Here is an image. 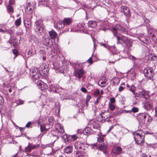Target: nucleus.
Masks as SVG:
<instances>
[{
  "label": "nucleus",
  "instance_id": "nucleus-1",
  "mask_svg": "<svg viewBox=\"0 0 157 157\" xmlns=\"http://www.w3.org/2000/svg\"><path fill=\"white\" fill-rule=\"evenodd\" d=\"M64 132V130L62 126L59 124H57L55 125V130L52 131L49 135L53 137L54 142L59 138V136L61 135V134Z\"/></svg>",
  "mask_w": 157,
  "mask_h": 157
},
{
  "label": "nucleus",
  "instance_id": "nucleus-2",
  "mask_svg": "<svg viewBox=\"0 0 157 157\" xmlns=\"http://www.w3.org/2000/svg\"><path fill=\"white\" fill-rule=\"evenodd\" d=\"M133 135L136 143L140 144L144 141V134L141 130H140L133 133Z\"/></svg>",
  "mask_w": 157,
  "mask_h": 157
},
{
  "label": "nucleus",
  "instance_id": "nucleus-3",
  "mask_svg": "<svg viewBox=\"0 0 157 157\" xmlns=\"http://www.w3.org/2000/svg\"><path fill=\"white\" fill-rule=\"evenodd\" d=\"M111 30L114 36L124 33L126 31L125 29L119 25H117L115 27L113 28Z\"/></svg>",
  "mask_w": 157,
  "mask_h": 157
},
{
  "label": "nucleus",
  "instance_id": "nucleus-4",
  "mask_svg": "<svg viewBox=\"0 0 157 157\" xmlns=\"http://www.w3.org/2000/svg\"><path fill=\"white\" fill-rule=\"evenodd\" d=\"M29 74L34 79H37L41 76L40 73L37 68H31L30 70Z\"/></svg>",
  "mask_w": 157,
  "mask_h": 157
},
{
  "label": "nucleus",
  "instance_id": "nucleus-5",
  "mask_svg": "<svg viewBox=\"0 0 157 157\" xmlns=\"http://www.w3.org/2000/svg\"><path fill=\"white\" fill-rule=\"evenodd\" d=\"M143 72L144 76L148 79H151L153 78L154 73L151 68L146 67L144 69Z\"/></svg>",
  "mask_w": 157,
  "mask_h": 157
},
{
  "label": "nucleus",
  "instance_id": "nucleus-6",
  "mask_svg": "<svg viewBox=\"0 0 157 157\" xmlns=\"http://www.w3.org/2000/svg\"><path fill=\"white\" fill-rule=\"evenodd\" d=\"M35 25L36 27V31L40 32V31H42L44 29V25L41 20H39L36 21L35 23Z\"/></svg>",
  "mask_w": 157,
  "mask_h": 157
},
{
  "label": "nucleus",
  "instance_id": "nucleus-7",
  "mask_svg": "<svg viewBox=\"0 0 157 157\" xmlns=\"http://www.w3.org/2000/svg\"><path fill=\"white\" fill-rule=\"evenodd\" d=\"M117 38V43L122 44L126 43L127 40V38L125 36L122 35H116L115 36Z\"/></svg>",
  "mask_w": 157,
  "mask_h": 157
},
{
  "label": "nucleus",
  "instance_id": "nucleus-8",
  "mask_svg": "<svg viewBox=\"0 0 157 157\" xmlns=\"http://www.w3.org/2000/svg\"><path fill=\"white\" fill-rule=\"evenodd\" d=\"M89 124L90 127L94 129H98L99 127L98 122L95 119L90 120Z\"/></svg>",
  "mask_w": 157,
  "mask_h": 157
},
{
  "label": "nucleus",
  "instance_id": "nucleus-9",
  "mask_svg": "<svg viewBox=\"0 0 157 157\" xmlns=\"http://www.w3.org/2000/svg\"><path fill=\"white\" fill-rule=\"evenodd\" d=\"M152 107V102L149 99H147L145 101L144 105V109L145 110L151 109Z\"/></svg>",
  "mask_w": 157,
  "mask_h": 157
},
{
  "label": "nucleus",
  "instance_id": "nucleus-10",
  "mask_svg": "<svg viewBox=\"0 0 157 157\" xmlns=\"http://www.w3.org/2000/svg\"><path fill=\"white\" fill-rule=\"evenodd\" d=\"M107 79L105 77H102L98 81V84L101 87H104L106 85Z\"/></svg>",
  "mask_w": 157,
  "mask_h": 157
},
{
  "label": "nucleus",
  "instance_id": "nucleus-11",
  "mask_svg": "<svg viewBox=\"0 0 157 157\" xmlns=\"http://www.w3.org/2000/svg\"><path fill=\"white\" fill-rule=\"evenodd\" d=\"M101 115L104 120H106L108 118L112 117L110 114V113L109 112L108 110L102 112Z\"/></svg>",
  "mask_w": 157,
  "mask_h": 157
},
{
  "label": "nucleus",
  "instance_id": "nucleus-12",
  "mask_svg": "<svg viewBox=\"0 0 157 157\" xmlns=\"http://www.w3.org/2000/svg\"><path fill=\"white\" fill-rule=\"evenodd\" d=\"M72 22V18H65L62 21V23L64 26H67L70 25Z\"/></svg>",
  "mask_w": 157,
  "mask_h": 157
},
{
  "label": "nucleus",
  "instance_id": "nucleus-13",
  "mask_svg": "<svg viewBox=\"0 0 157 157\" xmlns=\"http://www.w3.org/2000/svg\"><path fill=\"white\" fill-rule=\"evenodd\" d=\"M148 93L147 92L143 90L141 91L138 92V93H135V95L137 97H142L143 98H145V96L148 95Z\"/></svg>",
  "mask_w": 157,
  "mask_h": 157
},
{
  "label": "nucleus",
  "instance_id": "nucleus-14",
  "mask_svg": "<svg viewBox=\"0 0 157 157\" xmlns=\"http://www.w3.org/2000/svg\"><path fill=\"white\" fill-rule=\"evenodd\" d=\"M42 42L44 45L48 46L52 44V40L48 37L45 38L44 37Z\"/></svg>",
  "mask_w": 157,
  "mask_h": 157
},
{
  "label": "nucleus",
  "instance_id": "nucleus-15",
  "mask_svg": "<svg viewBox=\"0 0 157 157\" xmlns=\"http://www.w3.org/2000/svg\"><path fill=\"white\" fill-rule=\"evenodd\" d=\"M122 149L119 146H115L112 149V152L116 154H119L121 153Z\"/></svg>",
  "mask_w": 157,
  "mask_h": 157
},
{
  "label": "nucleus",
  "instance_id": "nucleus-16",
  "mask_svg": "<svg viewBox=\"0 0 157 157\" xmlns=\"http://www.w3.org/2000/svg\"><path fill=\"white\" fill-rule=\"evenodd\" d=\"M50 89L51 90L55 92V93H59V91H58L59 89H61V87H59L57 85L54 84H52L50 86Z\"/></svg>",
  "mask_w": 157,
  "mask_h": 157
},
{
  "label": "nucleus",
  "instance_id": "nucleus-17",
  "mask_svg": "<svg viewBox=\"0 0 157 157\" xmlns=\"http://www.w3.org/2000/svg\"><path fill=\"white\" fill-rule=\"evenodd\" d=\"M147 114L144 113H140L138 116V118L141 119L142 123H144L145 120L146 119Z\"/></svg>",
  "mask_w": 157,
  "mask_h": 157
},
{
  "label": "nucleus",
  "instance_id": "nucleus-18",
  "mask_svg": "<svg viewBox=\"0 0 157 157\" xmlns=\"http://www.w3.org/2000/svg\"><path fill=\"white\" fill-rule=\"evenodd\" d=\"M84 73V71L82 69H80L78 70L77 72L75 73V76L78 77L80 79L83 77Z\"/></svg>",
  "mask_w": 157,
  "mask_h": 157
},
{
  "label": "nucleus",
  "instance_id": "nucleus-19",
  "mask_svg": "<svg viewBox=\"0 0 157 157\" xmlns=\"http://www.w3.org/2000/svg\"><path fill=\"white\" fill-rule=\"evenodd\" d=\"M17 39L16 38H14L13 39H11L9 40V42L14 48H16L17 46Z\"/></svg>",
  "mask_w": 157,
  "mask_h": 157
},
{
  "label": "nucleus",
  "instance_id": "nucleus-20",
  "mask_svg": "<svg viewBox=\"0 0 157 157\" xmlns=\"http://www.w3.org/2000/svg\"><path fill=\"white\" fill-rule=\"evenodd\" d=\"M84 144L83 143L80 141H77L75 144V147L76 149H81L83 146Z\"/></svg>",
  "mask_w": 157,
  "mask_h": 157
},
{
  "label": "nucleus",
  "instance_id": "nucleus-21",
  "mask_svg": "<svg viewBox=\"0 0 157 157\" xmlns=\"http://www.w3.org/2000/svg\"><path fill=\"white\" fill-rule=\"evenodd\" d=\"M92 132V129L89 127H87L85 128L83 131L84 134L86 135H90Z\"/></svg>",
  "mask_w": 157,
  "mask_h": 157
},
{
  "label": "nucleus",
  "instance_id": "nucleus-22",
  "mask_svg": "<svg viewBox=\"0 0 157 157\" xmlns=\"http://www.w3.org/2000/svg\"><path fill=\"white\" fill-rule=\"evenodd\" d=\"M124 15L126 16H128L129 15L130 11L129 8L127 6H124L122 7Z\"/></svg>",
  "mask_w": 157,
  "mask_h": 157
},
{
  "label": "nucleus",
  "instance_id": "nucleus-23",
  "mask_svg": "<svg viewBox=\"0 0 157 157\" xmlns=\"http://www.w3.org/2000/svg\"><path fill=\"white\" fill-rule=\"evenodd\" d=\"M73 148L71 146H68L66 147L64 149V151L66 153H70L72 151Z\"/></svg>",
  "mask_w": 157,
  "mask_h": 157
},
{
  "label": "nucleus",
  "instance_id": "nucleus-24",
  "mask_svg": "<svg viewBox=\"0 0 157 157\" xmlns=\"http://www.w3.org/2000/svg\"><path fill=\"white\" fill-rule=\"evenodd\" d=\"M88 25L89 27L95 28L97 25L96 22L93 21H90L88 23Z\"/></svg>",
  "mask_w": 157,
  "mask_h": 157
},
{
  "label": "nucleus",
  "instance_id": "nucleus-25",
  "mask_svg": "<svg viewBox=\"0 0 157 157\" xmlns=\"http://www.w3.org/2000/svg\"><path fill=\"white\" fill-rule=\"evenodd\" d=\"M49 33L51 38L54 39L56 38L57 33L54 31L52 30L49 32Z\"/></svg>",
  "mask_w": 157,
  "mask_h": 157
},
{
  "label": "nucleus",
  "instance_id": "nucleus-26",
  "mask_svg": "<svg viewBox=\"0 0 157 157\" xmlns=\"http://www.w3.org/2000/svg\"><path fill=\"white\" fill-rule=\"evenodd\" d=\"M152 117L147 114V116L146 119L145 120L144 124H149L152 121Z\"/></svg>",
  "mask_w": 157,
  "mask_h": 157
},
{
  "label": "nucleus",
  "instance_id": "nucleus-27",
  "mask_svg": "<svg viewBox=\"0 0 157 157\" xmlns=\"http://www.w3.org/2000/svg\"><path fill=\"white\" fill-rule=\"evenodd\" d=\"M42 85L40 88L41 90L44 91L48 88V86L47 84L44 83H42Z\"/></svg>",
  "mask_w": 157,
  "mask_h": 157
},
{
  "label": "nucleus",
  "instance_id": "nucleus-28",
  "mask_svg": "<svg viewBox=\"0 0 157 157\" xmlns=\"http://www.w3.org/2000/svg\"><path fill=\"white\" fill-rule=\"evenodd\" d=\"M126 43L127 47L129 48L132 46V42L131 40L127 39V40L126 41V43Z\"/></svg>",
  "mask_w": 157,
  "mask_h": 157
},
{
  "label": "nucleus",
  "instance_id": "nucleus-29",
  "mask_svg": "<svg viewBox=\"0 0 157 157\" xmlns=\"http://www.w3.org/2000/svg\"><path fill=\"white\" fill-rule=\"evenodd\" d=\"M113 81L114 85L118 84L120 82V79L117 77L114 78L113 79Z\"/></svg>",
  "mask_w": 157,
  "mask_h": 157
},
{
  "label": "nucleus",
  "instance_id": "nucleus-30",
  "mask_svg": "<svg viewBox=\"0 0 157 157\" xmlns=\"http://www.w3.org/2000/svg\"><path fill=\"white\" fill-rule=\"evenodd\" d=\"M107 147V145L104 143L101 144L99 146V148L100 150H105Z\"/></svg>",
  "mask_w": 157,
  "mask_h": 157
},
{
  "label": "nucleus",
  "instance_id": "nucleus-31",
  "mask_svg": "<svg viewBox=\"0 0 157 157\" xmlns=\"http://www.w3.org/2000/svg\"><path fill=\"white\" fill-rule=\"evenodd\" d=\"M108 105L109 109L111 111L114 110L116 108V106L111 103H109Z\"/></svg>",
  "mask_w": 157,
  "mask_h": 157
},
{
  "label": "nucleus",
  "instance_id": "nucleus-32",
  "mask_svg": "<svg viewBox=\"0 0 157 157\" xmlns=\"http://www.w3.org/2000/svg\"><path fill=\"white\" fill-rule=\"evenodd\" d=\"M7 10L8 13H13V10L12 6H11L10 5H9L7 7Z\"/></svg>",
  "mask_w": 157,
  "mask_h": 157
},
{
  "label": "nucleus",
  "instance_id": "nucleus-33",
  "mask_svg": "<svg viewBox=\"0 0 157 157\" xmlns=\"http://www.w3.org/2000/svg\"><path fill=\"white\" fill-rule=\"evenodd\" d=\"M24 101L21 100L20 99H18L15 101V102L16 103V105H14V106H17L18 105H20L23 104Z\"/></svg>",
  "mask_w": 157,
  "mask_h": 157
},
{
  "label": "nucleus",
  "instance_id": "nucleus-34",
  "mask_svg": "<svg viewBox=\"0 0 157 157\" xmlns=\"http://www.w3.org/2000/svg\"><path fill=\"white\" fill-rule=\"evenodd\" d=\"M21 18H20L15 21V25L16 26L18 27L21 25Z\"/></svg>",
  "mask_w": 157,
  "mask_h": 157
},
{
  "label": "nucleus",
  "instance_id": "nucleus-35",
  "mask_svg": "<svg viewBox=\"0 0 157 157\" xmlns=\"http://www.w3.org/2000/svg\"><path fill=\"white\" fill-rule=\"evenodd\" d=\"M136 87L134 85H132L130 87V89L129 90L131 91L133 94H135V92L136 90Z\"/></svg>",
  "mask_w": 157,
  "mask_h": 157
},
{
  "label": "nucleus",
  "instance_id": "nucleus-36",
  "mask_svg": "<svg viewBox=\"0 0 157 157\" xmlns=\"http://www.w3.org/2000/svg\"><path fill=\"white\" fill-rule=\"evenodd\" d=\"M40 130L41 132H45L47 131V129L45 128V126L44 124L40 125Z\"/></svg>",
  "mask_w": 157,
  "mask_h": 157
},
{
  "label": "nucleus",
  "instance_id": "nucleus-37",
  "mask_svg": "<svg viewBox=\"0 0 157 157\" xmlns=\"http://www.w3.org/2000/svg\"><path fill=\"white\" fill-rule=\"evenodd\" d=\"M104 139L102 136H99L98 137V141L99 143H101L104 141Z\"/></svg>",
  "mask_w": 157,
  "mask_h": 157
},
{
  "label": "nucleus",
  "instance_id": "nucleus-38",
  "mask_svg": "<svg viewBox=\"0 0 157 157\" xmlns=\"http://www.w3.org/2000/svg\"><path fill=\"white\" fill-rule=\"evenodd\" d=\"M83 154V152L78 151H77L75 156L76 157H82Z\"/></svg>",
  "mask_w": 157,
  "mask_h": 157
},
{
  "label": "nucleus",
  "instance_id": "nucleus-39",
  "mask_svg": "<svg viewBox=\"0 0 157 157\" xmlns=\"http://www.w3.org/2000/svg\"><path fill=\"white\" fill-rule=\"evenodd\" d=\"M31 150V147L30 146V144H29L28 146L25 148V151L26 152H30Z\"/></svg>",
  "mask_w": 157,
  "mask_h": 157
},
{
  "label": "nucleus",
  "instance_id": "nucleus-40",
  "mask_svg": "<svg viewBox=\"0 0 157 157\" xmlns=\"http://www.w3.org/2000/svg\"><path fill=\"white\" fill-rule=\"evenodd\" d=\"M62 21L61 22L59 21L57 23V28L59 29H60L62 28L63 27V26L62 25Z\"/></svg>",
  "mask_w": 157,
  "mask_h": 157
},
{
  "label": "nucleus",
  "instance_id": "nucleus-41",
  "mask_svg": "<svg viewBox=\"0 0 157 157\" xmlns=\"http://www.w3.org/2000/svg\"><path fill=\"white\" fill-rule=\"evenodd\" d=\"M131 111V112H132L133 113H136L138 112L139 109L137 108L133 107L132 108Z\"/></svg>",
  "mask_w": 157,
  "mask_h": 157
},
{
  "label": "nucleus",
  "instance_id": "nucleus-42",
  "mask_svg": "<svg viewBox=\"0 0 157 157\" xmlns=\"http://www.w3.org/2000/svg\"><path fill=\"white\" fill-rule=\"evenodd\" d=\"M70 137L71 138V140L73 141L76 140L78 138L75 135H71L70 136Z\"/></svg>",
  "mask_w": 157,
  "mask_h": 157
},
{
  "label": "nucleus",
  "instance_id": "nucleus-43",
  "mask_svg": "<svg viewBox=\"0 0 157 157\" xmlns=\"http://www.w3.org/2000/svg\"><path fill=\"white\" fill-rule=\"evenodd\" d=\"M26 9L27 10H28L29 11L32 12V7L30 6V4L28 3L27 7H26Z\"/></svg>",
  "mask_w": 157,
  "mask_h": 157
},
{
  "label": "nucleus",
  "instance_id": "nucleus-44",
  "mask_svg": "<svg viewBox=\"0 0 157 157\" xmlns=\"http://www.w3.org/2000/svg\"><path fill=\"white\" fill-rule=\"evenodd\" d=\"M91 98L90 96L89 95H87L86 98V104L89 101Z\"/></svg>",
  "mask_w": 157,
  "mask_h": 157
},
{
  "label": "nucleus",
  "instance_id": "nucleus-45",
  "mask_svg": "<svg viewBox=\"0 0 157 157\" xmlns=\"http://www.w3.org/2000/svg\"><path fill=\"white\" fill-rule=\"evenodd\" d=\"M15 1L14 0H9V3L10 5H13L15 4Z\"/></svg>",
  "mask_w": 157,
  "mask_h": 157
},
{
  "label": "nucleus",
  "instance_id": "nucleus-46",
  "mask_svg": "<svg viewBox=\"0 0 157 157\" xmlns=\"http://www.w3.org/2000/svg\"><path fill=\"white\" fill-rule=\"evenodd\" d=\"M115 101V99L114 98H112L110 99V102L109 103H111L113 104L114 103Z\"/></svg>",
  "mask_w": 157,
  "mask_h": 157
},
{
  "label": "nucleus",
  "instance_id": "nucleus-47",
  "mask_svg": "<svg viewBox=\"0 0 157 157\" xmlns=\"http://www.w3.org/2000/svg\"><path fill=\"white\" fill-rule=\"evenodd\" d=\"M100 94V92L99 90H97L95 91V92L94 93V95L97 96H98Z\"/></svg>",
  "mask_w": 157,
  "mask_h": 157
},
{
  "label": "nucleus",
  "instance_id": "nucleus-48",
  "mask_svg": "<svg viewBox=\"0 0 157 157\" xmlns=\"http://www.w3.org/2000/svg\"><path fill=\"white\" fill-rule=\"evenodd\" d=\"M42 83H44L41 81H38L37 82V85L38 86L41 87L42 85Z\"/></svg>",
  "mask_w": 157,
  "mask_h": 157
},
{
  "label": "nucleus",
  "instance_id": "nucleus-49",
  "mask_svg": "<svg viewBox=\"0 0 157 157\" xmlns=\"http://www.w3.org/2000/svg\"><path fill=\"white\" fill-rule=\"evenodd\" d=\"M87 62L90 64H92L93 63L92 57H90L89 59L87 60Z\"/></svg>",
  "mask_w": 157,
  "mask_h": 157
},
{
  "label": "nucleus",
  "instance_id": "nucleus-50",
  "mask_svg": "<svg viewBox=\"0 0 157 157\" xmlns=\"http://www.w3.org/2000/svg\"><path fill=\"white\" fill-rule=\"evenodd\" d=\"M128 58L132 60H135L136 59L135 57L134 56L132 55L128 56Z\"/></svg>",
  "mask_w": 157,
  "mask_h": 157
},
{
  "label": "nucleus",
  "instance_id": "nucleus-51",
  "mask_svg": "<svg viewBox=\"0 0 157 157\" xmlns=\"http://www.w3.org/2000/svg\"><path fill=\"white\" fill-rule=\"evenodd\" d=\"M4 102V99L3 97L0 95V104L2 105Z\"/></svg>",
  "mask_w": 157,
  "mask_h": 157
},
{
  "label": "nucleus",
  "instance_id": "nucleus-52",
  "mask_svg": "<svg viewBox=\"0 0 157 157\" xmlns=\"http://www.w3.org/2000/svg\"><path fill=\"white\" fill-rule=\"evenodd\" d=\"M124 87L121 86L119 88L118 91L119 92H121V91H123L124 90Z\"/></svg>",
  "mask_w": 157,
  "mask_h": 157
},
{
  "label": "nucleus",
  "instance_id": "nucleus-53",
  "mask_svg": "<svg viewBox=\"0 0 157 157\" xmlns=\"http://www.w3.org/2000/svg\"><path fill=\"white\" fill-rule=\"evenodd\" d=\"M54 119L52 117H50L48 118V121L49 122H52L53 120Z\"/></svg>",
  "mask_w": 157,
  "mask_h": 157
},
{
  "label": "nucleus",
  "instance_id": "nucleus-54",
  "mask_svg": "<svg viewBox=\"0 0 157 157\" xmlns=\"http://www.w3.org/2000/svg\"><path fill=\"white\" fill-rule=\"evenodd\" d=\"M83 154L82 155V157H88V154L85 152H83Z\"/></svg>",
  "mask_w": 157,
  "mask_h": 157
},
{
  "label": "nucleus",
  "instance_id": "nucleus-55",
  "mask_svg": "<svg viewBox=\"0 0 157 157\" xmlns=\"http://www.w3.org/2000/svg\"><path fill=\"white\" fill-rule=\"evenodd\" d=\"M81 90L82 92L84 93H86L87 91L86 89L84 87L82 88Z\"/></svg>",
  "mask_w": 157,
  "mask_h": 157
},
{
  "label": "nucleus",
  "instance_id": "nucleus-56",
  "mask_svg": "<svg viewBox=\"0 0 157 157\" xmlns=\"http://www.w3.org/2000/svg\"><path fill=\"white\" fill-rule=\"evenodd\" d=\"M13 54L15 55H17L18 52V51L17 49H14L13 51Z\"/></svg>",
  "mask_w": 157,
  "mask_h": 157
},
{
  "label": "nucleus",
  "instance_id": "nucleus-57",
  "mask_svg": "<svg viewBox=\"0 0 157 157\" xmlns=\"http://www.w3.org/2000/svg\"><path fill=\"white\" fill-rule=\"evenodd\" d=\"M63 138L65 139L64 141L65 142H66L68 141V140L67 139V135H64L63 136Z\"/></svg>",
  "mask_w": 157,
  "mask_h": 157
},
{
  "label": "nucleus",
  "instance_id": "nucleus-58",
  "mask_svg": "<svg viewBox=\"0 0 157 157\" xmlns=\"http://www.w3.org/2000/svg\"><path fill=\"white\" fill-rule=\"evenodd\" d=\"M101 98V97H99L97 100L96 102H95V104H97L100 101Z\"/></svg>",
  "mask_w": 157,
  "mask_h": 157
},
{
  "label": "nucleus",
  "instance_id": "nucleus-59",
  "mask_svg": "<svg viewBox=\"0 0 157 157\" xmlns=\"http://www.w3.org/2000/svg\"><path fill=\"white\" fill-rule=\"evenodd\" d=\"M30 146L31 147V149L32 150L35 148L36 147V145L34 144H30Z\"/></svg>",
  "mask_w": 157,
  "mask_h": 157
},
{
  "label": "nucleus",
  "instance_id": "nucleus-60",
  "mask_svg": "<svg viewBox=\"0 0 157 157\" xmlns=\"http://www.w3.org/2000/svg\"><path fill=\"white\" fill-rule=\"evenodd\" d=\"M131 75H132V78L133 79H134L135 78V77H136V76H135L136 75H135V73H132L131 74Z\"/></svg>",
  "mask_w": 157,
  "mask_h": 157
},
{
  "label": "nucleus",
  "instance_id": "nucleus-61",
  "mask_svg": "<svg viewBox=\"0 0 157 157\" xmlns=\"http://www.w3.org/2000/svg\"><path fill=\"white\" fill-rule=\"evenodd\" d=\"M124 113H131V110H124Z\"/></svg>",
  "mask_w": 157,
  "mask_h": 157
},
{
  "label": "nucleus",
  "instance_id": "nucleus-62",
  "mask_svg": "<svg viewBox=\"0 0 157 157\" xmlns=\"http://www.w3.org/2000/svg\"><path fill=\"white\" fill-rule=\"evenodd\" d=\"M31 124V122H29L25 126L26 127H29Z\"/></svg>",
  "mask_w": 157,
  "mask_h": 157
},
{
  "label": "nucleus",
  "instance_id": "nucleus-63",
  "mask_svg": "<svg viewBox=\"0 0 157 157\" xmlns=\"http://www.w3.org/2000/svg\"><path fill=\"white\" fill-rule=\"evenodd\" d=\"M113 128V126H111L110 128H109V129L108 130V131H107V132H110V131L111 130V129Z\"/></svg>",
  "mask_w": 157,
  "mask_h": 157
},
{
  "label": "nucleus",
  "instance_id": "nucleus-64",
  "mask_svg": "<svg viewBox=\"0 0 157 157\" xmlns=\"http://www.w3.org/2000/svg\"><path fill=\"white\" fill-rule=\"evenodd\" d=\"M142 157H147V155L144 154H142Z\"/></svg>",
  "mask_w": 157,
  "mask_h": 157
}]
</instances>
